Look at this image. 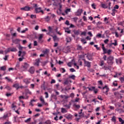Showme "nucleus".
I'll return each mask as SVG.
<instances>
[{"label":"nucleus","instance_id":"nucleus-1","mask_svg":"<svg viewBox=\"0 0 124 124\" xmlns=\"http://www.w3.org/2000/svg\"><path fill=\"white\" fill-rule=\"evenodd\" d=\"M60 96V97L62 98L63 101L64 102V101H66V100H67L68 98H69V97H74V93H71L70 96L65 95H61Z\"/></svg>","mask_w":124,"mask_h":124},{"label":"nucleus","instance_id":"nucleus-2","mask_svg":"<svg viewBox=\"0 0 124 124\" xmlns=\"http://www.w3.org/2000/svg\"><path fill=\"white\" fill-rule=\"evenodd\" d=\"M72 64H74V65L75 66H76L77 69H79V65H78L77 64V63H76L75 62V60H74V59L72 60L71 62H69L67 63V65H68V66H69V67H71Z\"/></svg>","mask_w":124,"mask_h":124},{"label":"nucleus","instance_id":"nucleus-3","mask_svg":"<svg viewBox=\"0 0 124 124\" xmlns=\"http://www.w3.org/2000/svg\"><path fill=\"white\" fill-rule=\"evenodd\" d=\"M17 50L16 47H9L4 51L5 54H7L9 52H17Z\"/></svg>","mask_w":124,"mask_h":124},{"label":"nucleus","instance_id":"nucleus-4","mask_svg":"<svg viewBox=\"0 0 124 124\" xmlns=\"http://www.w3.org/2000/svg\"><path fill=\"white\" fill-rule=\"evenodd\" d=\"M107 62L108 64H113L114 63V57L111 56H109L108 58Z\"/></svg>","mask_w":124,"mask_h":124},{"label":"nucleus","instance_id":"nucleus-5","mask_svg":"<svg viewBox=\"0 0 124 124\" xmlns=\"http://www.w3.org/2000/svg\"><path fill=\"white\" fill-rule=\"evenodd\" d=\"M35 11L36 13H39L40 12H41L42 14H44V11L42 10L41 7L36 8L35 9Z\"/></svg>","mask_w":124,"mask_h":124},{"label":"nucleus","instance_id":"nucleus-6","mask_svg":"<svg viewBox=\"0 0 124 124\" xmlns=\"http://www.w3.org/2000/svg\"><path fill=\"white\" fill-rule=\"evenodd\" d=\"M25 55H26V52L22 51L21 50L18 51V57H22V58H24Z\"/></svg>","mask_w":124,"mask_h":124},{"label":"nucleus","instance_id":"nucleus-7","mask_svg":"<svg viewBox=\"0 0 124 124\" xmlns=\"http://www.w3.org/2000/svg\"><path fill=\"white\" fill-rule=\"evenodd\" d=\"M21 10H24V11H30L31 9V7L29 6H25V7L21 8Z\"/></svg>","mask_w":124,"mask_h":124},{"label":"nucleus","instance_id":"nucleus-8","mask_svg":"<svg viewBox=\"0 0 124 124\" xmlns=\"http://www.w3.org/2000/svg\"><path fill=\"white\" fill-rule=\"evenodd\" d=\"M82 12H83L82 9H78L77 12L76 13V16H81V14H82Z\"/></svg>","mask_w":124,"mask_h":124},{"label":"nucleus","instance_id":"nucleus-9","mask_svg":"<svg viewBox=\"0 0 124 124\" xmlns=\"http://www.w3.org/2000/svg\"><path fill=\"white\" fill-rule=\"evenodd\" d=\"M48 31L49 32L46 33V34H48V35H51V33H54V31H53V29H52V27H48Z\"/></svg>","mask_w":124,"mask_h":124},{"label":"nucleus","instance_id":"nucleus-10","mask_svg":"<svg viewBox=\"0 0 124 124\" xmlns=\"http://www.w3.org/2000/svg\"><path fill=\"white\" fill-rule=\"evenodd\" d=\"M84 61V64H85V66H87V67H91V62H89L88 61Z\"/></svg>","mask_w":124,"mask_h":124},{"label":"nucleus","instance_id":"nucleus-11","mask_svg":"<svg viewBox=\"0 0 124 124\" xmlns=\"http://www.w3.org/2000/svg\"><path fill=\"white\" fill-rule=\"evenodd\" d=\"M29 71L31 74H33L34 73V67H31Z\"/></svg>","mask_w":124,"mask_h":124},{"label":"nucleus","instance_id":"nucleus-12","mask_svg":"<svg viewBox=\"0 0 124 124\" xmlns=\"http://www.w3.org/2000/svg\"><path fill=\"white\" fill-rule=\"evenodd\" d=\"M106 89V95H108V92H109V88H108L107 87V86H105V87H103V90H105Z\"/></svg>","mask_w":124,"mask_h":124},{"label":"nucleus","instance_id":"nucleus-13","mask_svg":"<svg viewBox=\"0 0 124 124\" xmlns=\"http://www.w3.org/2000/svg\"><path fill=\"white\" fill-rule=\"evenodd\" d=\"M115 111H117L119 114H122V113H124V109L122 108L116 109Z\"/></svg>","mask_w":124,"mask_h":124},{"label":"nucleus","instance_id":"nucleus-14","mask_svg":"<svg viewBox=\"0 0 124 124\" xmlns=\"http://www.w3.org/2000/svg\"><path fill=\"white\" fill-rule=\"evenodd\" d=\"M65 118L68 120H71L72 119V115L71 114H67L65 115Z\"/></svg>","mask_w":124,"mask_h":124},{"label":"nucleus","instance_id":"nucleus-15","mask_svg":"<svg viewBox=\"0 0 124 124\" xmlns=\"http://www.w3.org/2000/svg\"><path fill=\"white\" fill-rule=\"evenodd\" d=\"M36 62L34 63V65H36L37 66H39V63L40 62V60L39 59H36Z\"/></svg>","mask_w":124,"mask_h":124},{"label":"nucleus","instance_id":"nucleus-16","mask_svg":"<svg viewBox=\"0 0 124 124\" xmlns=\"http://www.w3.org/2000/svg\"><path fill=\"white\" fill-rule=\"evenodd\" d=\"M40 100L41 101L42 104H45V105H47V103H45V101H44V99L43 98V97L41 96L40 98Z\"/></svg>","mask_w":124,"mask_h":124},{"label":"nucleus","instance_id":"nucleus-17","mask_svg":"<svg viewBox=\"0 0 124 124\" xmlns=\"http://www.w3.org/2000/svg\"><path fill=\"white\" fill-rule=\"evenodd\" d=\"M19 83H15L13 85L14 88H15L16 90H19Z\"/></svg>","mask_w":124,"mask_h":124},{"label":"nucleus","instance_id":"nucleus-18","mask_svg":"<svg viewBox=\"0 0 124 124\" xmlns=\"http://www.w3.org/2000/svg\"><path fill=\"white\" fill-rule=\"evenodd\" d=\"M69 82H70V83H72V81H71V80H68V79H66L64 81L63 84H64V85H68V84H69Z\"/></svg>","mask_w":124,"mask_h":124},{"label":"nucleus","instance_id":"nucleus-19","mask_svg":"<svg viewBox=\"0 0 124 124\" xmlns=\"http://www.w3.org/2000/svg\"><path fill=\"white\" fill-rule=\"evenodd\" d=\"M116 62L118 64H121V63H122V59L121 58H119L118 59H116Z\"/></svg>","mask_w":124,"mask_h":124},{"label":"nucleus","instance_id":"nucleus-20","mask_svg":"<svg viewBox=\"0 0 124 124\" xmlns=\"http://www.w3.org/2000/svg\"><path fill=\"white\" fill-rule=\"evenodd\" d=\"M101 5L102 8H105V9L108 8V6H107V5H106V4H104L103 2H101Z\"/></svg>","mask_w":124,"mask_h":124},{"label":"nucleus","instance_id":"nucleus-21","mask_svg":"<svg viewBox=\"0 0 124 124\" xmlns=\"http://www.w3.org/2000/svg\"><path fill=\"white\" fill-rule=\"evenodd\" d=\"M19 42H20V40L18 39H16L15 40H13V43H15V44H19Z\"/></svg>","mask_w":124,"mask_h":124},{"label":"nucleus","instance_id":"nucleus-22","mask_svg":"<svg viewBox=\"0 0 124 124\" xmlns=\"http://www.w3.org/2000/svg\"><path fill=\"white\" fill-rule=\"evenodd\" d=\"M66 41L67 43H69V42H71V38L70 37H67L66 38Z\"/></svg>","mask_w":124,"mask_h":124},{"label":"nucleus","instance_id":"nucleus-23","mask_svg":"<svg viewBox=\"0 0 124 124\" xmlns=\"http://www.w3.org/2000/svg\"><path fill=\"white\" fill-rule=\"evenodd\" d=\"M71 12V9L70 8L66 9L64 11L65 14H68V13H69V12Z\"/></svg>","mask_w":124,"mask_h":124},{"label":"nucleus","instance_id":"nucleus-24","mask_svg":"<svg viewBox=\"0 0 124 124\" xmlns=\"http://www.w3.org/2000/svg\"><path fill=\"white\" fill-rule=\"evenodd\" d=\"M6 118H8V114H4L3 117L0 118V119H1L2 120H5Z\"/></svg>","mask_w":124,"mask_h":124},{"label":"nucleus","instance_id":"nucleus-25","mask_svg":"<svg viewBox=\"0 0 124 124\" xmlns=\"http://www.w3.org/2000/svg\"><path fill=\"white\" fill-rule=\"evenodd\" d=\"M23 82H24V83H25V84H30V83H31V82L30 81V80H29L28 78H26L23 80Z\"/></svg>","mask_w":124,"mask_h":124},{"label":"nucleus","instance_id":"nucleus-26","mask_svg":"<svg viewBox=\"0 0 124 124\" xmlns=\"http://www.w3.org/2000/svg\"><path fill=\"white\" fill-rule=\"evenodd\" d=\"M49 52V50L48 49H46L45 50L43 51V53H44L45 55H46V54H48Z\"/></svg>","mask_w":124,"mask_h":124},{"label":"nucleus","instance_id":"nucleus-27","mask_svg":"<svg viewBox=\"0 0 124 124\" xmlns=\"http://www.w3.org/2000/svg\"><path fill=\"white\" fill-rule=\"evenodd\" d=\"M43 36H44V34H40L39 35V37H38L39 40H41V39H42V38H43Z\"/></svg>","mask_w":124,"mask_h":124},{"label":"nucleus","instance_id":"nucleus-28","mask_svg":"<svg viewBox=\"0 0 124 124\" xmlns=\"http://www.w3.org/2000/svg\"><path fill=\"white\" fill-rule=\"evenodd\" d=\"M87 58L89 61H93V58H92V56L90 55V54L87 55Z\"/></svg>","mask_w":124,"mask_h":124},{"label":"nucleus","instance_id":"nucleus-29","mask_svg":"<svg viewBox=\"0 0 124 124\" xmlns=\"http://www.w3.org/2000/svg\"><path fill=\"white\" fill-rule=\"evenodd\" d=\"M61 110H61L62 113H67V110H66V109L64 108H62Z\"/></svg>","mask_w":124,"mask_h":124},{"label":"nucleus","instance_id":"nucleus-30","mask_svg":"<svg viewBox=\"0 0 124 124\" xmlns=\"http://www.w3.org/2000/svg\"><path fill=\"white\" fill-rule=\"evenodd\" d=\"M101 25H102V22H100V21H98L97 23H96V26L97 27V28H100V26H101Z\"/></svg>","mask_w":124,"mask_h":124},{"label":"nucleus","instance_id":"nucleus-31","mask_svg":"<svg viewBox=\"0 0 124 124\" xmlns=\"http://www.w3.org/2000/svg\"><path fill=\"white\" fill-rule=\"evenodd\" d=\"M65 32H67V33H71V31L69 30V29L66 28L65 29Z\"/></svg>","mask_w":124,"mask_h":124},{"label":"nucleus","instance_id":"nucleus-32","mask_svg":"<svg viewBox=\"0 0 124 124\" xmlns=\"http://www.w3.org/2000/svg\"><path fill=\"white\" fill-rule=\"evenodd\" d=\"M16 102H14L12 103V109L14 108H16Z\"/></svg>","mask_w":124,"mask_h":124},{"label":"nucleus","instance_id":"nucleus-33","mask_svg":"<svg viewBox=\"0 0 124 124\" xmlns=\"http://www.w3.org/2000/svg\"><path fill=\"white\" fill-rule=\"evenodd\" d=\"M5 79H6V80H7L8 82H12V79L7 77H6L5 78Z\"/></svg>","mask_w":124,"mask_h":124},{"label":"nucleus","instance_id":"nucleus-34","mask_svg":"<svg viewBox=\"0 0 124 124\" xmlns=\"http://www.w3.org/2000/svg\"><path fill=\"white\" fill-rule=\"evenodd\" d=\"M114 43H111V45H114V46H117V45H118V43H117V40H114Z\"/></svg>","mask_w":124,"mask_h":124},{"label":"nucleus","instance_id":"nucleus-35","mask_svg":"<svg viewBox=\"0 0 124 124\" xmlns=\"http://www.w3.org/2000/svg\"><path fill=\"white\" fill-rule=\"evenodd\" d=\"M119 121L120 123H121V124H124V121L123 120V119L121 118H119Z\"/></svg>","mask_w":124,"mask_h":124},{"label":"nucleus","instance_id":"nucleus-36","mask_svg":"<svg viewBox=\"0 0 124 124\" xmlns=\"http://www.w3.org/2000/svg\"><path fill=\"white\" fill-rule=\"evenodd\" d=\"M103 51L104 52V54H107V52L108 50L107 49L105 48V47H103Z\"/></svg>","mask_w":124,"mask_h":124},{"label":"nucleus","instance_id":"nucleus-37","mask_svg":"<svg viewBox=\"0 0 124 124\" xmlns=\"http://www.w3.org/2000/svg\"><path fill=\"white\" fill-rule=\"evenodd\" d=\"M29 31V29L28 28H25V29L23 31H21V33H25L26 32V31Z\"/></svg>","mask_w":124,"mask_h":124},{"label":"nucleus","instance_id":"nucleus-38","mask_svg":"<svg viewBox=\"0 0 124 124\" xmlns=\"http://www.w3.org/2000/svg\"><path fill=\"white\" fill-rule=\"evenodd\" d=\"M24 68H25V69H27V68H28V67H29V64H28V63H25L24 64V65L23 66Z\"/></svg>","mask_w":124,"mask_h":124},{"label":"nucleus","instance_id":"nucleus-39","mask_svg":"<svg viewBox=\"0 0 124 124\" xmlns=\"http://www.w3.org/2000/svg\"><path fill=\"white\" fill-rule=\"evenodd\" d=\"M87 89H88L89 91H93L95 88L94 87H92L91 88L87 87Z\"/></svg>","mask_w":124,"mask_h":124},{"label":"nucleus","instance_id":"nucleus-40","mask_svg":"<svg viewBox=\"0 0 124 124\" xmlns=\"http://www.w3.org/2000/svg\"><path fill=\"white\" fill-rule=\"evenodd\" d=\"M31 19H33V18L36 19V15H31Z\"/></svg>","mask_w":124,"mask_h":124},{"label":"nucleus","instance_id":"nucleus-41","mask_svg":"<svg viewBox=\"0 0 124 124\" xmlns=\"http://www.w3.org/2000/svg\"><path fill=\"white\" fill-rule=\"evenodd\" d=\"M0 70L4 71L6 69V67H5V66H3L0 67Z\"/></svg>","mask_w":124,"mask_h":124},{"label":"nucleus","instance_id":"nucleus-42","mask_svg":"<svg viewBox=\"0 0 124 124\" xmlns=\"http://www.w3.org/2000/svg\"><path fill=\"white\" fill-rule=\"evenodd\" d=\"M60 12H59L58 11H57V13L58 14V15H61V13H62V8H59V9Z\"/></svg>","mask_w":124,"mask_h":124},{"label":"nucleus","instance_id":"nucleus-43","mask_svg":"<svg viewBox=\"0 0 124 124\" xmlns=\"http://www.w3.org/2000/svg\"><path fill=\"white\" fill-rule=\"evenodd\" d=\"M111 53H112V50L111 49H108V50L107 54H108V55H111Z\"/></svg>","mask_w":124,"mask_h":124},{"label":"nucleus","instance_id":"nucleus-44","mask_svg":"<svg viewBox=\"0 0 124 124\" xmlns=\"http://www.w3.org/2000/svg\"><path fill=\"white\" fill-rule=\"evenodd\" d=\"M74 33H75V34H76V35H78V34H79V31H78V30L75 31H74Z\"/></svg>","mask_w":124,"mask_h":124},{"label":"nucleus","instance_id":"nucleus-45","mask_svg":"<svg viewBox=\"0 0 124 124\" xmlns=\"http://www.w3.org/2000/svg\"><path fill=\"white\" fill-rule=\"evenodd\" d=\"M112 122H114V123L116 122V117L115 116H113L111 119Z\"/></svg>","mask_w":124,"mask_h":124},{"label":"nucleus","instance_id":"nucleus-46","mask_svg":"<svg viewBox=\"0 0 124 124\" xmlns=\"http://www.w3.org/2000/svg\"><path fill=\"white\" fill-rule=\"evenodd\" d=\"M97 98L98 99H99V100H101V101H102V100H103V99H102V97L100 95L98 96Z\"/></svg>","mask_w":124,"mask_h":124},{"label":"nucleus","instance_id":"nucleus-47","mask_svg":"<svg viewBox=\"0 0 124 124\" xmlns=\"http://www.w3.org/2000/svg\"><path fill=\"white\" fill-rule=\"evenodd\" d=\"M69 78H71V79H73V80H74L75 79V75H73L69 77Z\"/></svg>","mask_w":124,"mask_h":124},{"label":"nucleus","instance_id":"nucleus-48","mask_svg":"<svg viewBox=\"0 0 124 124\" xmlns=\"http://www.w3.org/2000/svg\"><path fill=\"white\" fill-rule=\"evenodd\" d=\"M74 107H76V108H77L78 109H79V108H80V105H79L74 104Z\"/></svg>","mask_w":124,"mask_h":124},{"label":"nucleus","instance_id":"nucleus-49","mask_svg":"<svg viewBox=\"0 0 124 124\" xmlns=\"http://www.w3.org/2000/svg\"><path fill=\"white\" fill-rule=\"evenodd\" d=\"M113 86H114L115 87H117V86H118V83H117V81H115L113 82Z\"/></svg>","mask_w":124,"mask_h":124},{"label":"nucleus","instance_id":"nucleus-50","mask_svg":"<svg viewBox=\"0 0 124 124\" xmlns=\"http://www.w3.org/2000/svg\"><path fill=\"white\" fill-rule=\"evenodd\" d=\"M119 79L122 83H123V82H124V77H121Z\"/></svg>","mask_w":124,"mask_h":124},{"label":"nucleus","instance_id":"nucleus-51","mask_svg":"<svg viewBox=\"0 0 124 124\" xmlns=\"http://www.w3.org/2000/svg\"><path fill=\"white\" fill-rule=\"evenodd\" d=\"M100 65V66H103V65H104V61H101Z\"/></svg>","mask_w":124,"mask_h":124},{"label":"nucleus","instance_id":"nucleus-52","mask_svg":"<svg viewBox=\"0 0 124 124\" xmlns=\"http://www.w3.org/2000/svg\"><path fill=\"white\" fill-rule=\"evenodd\" d=\"M45 124H51V121L50 120H47L45 122Z\"/></svg>","mask_w":124,"mask_h":124},{"label":"nucleus","instance_id":"nucleus-53","mask_svg":"<svg viewBox=\"0 0 124 124\" xmlns=\"http://www.w3.org/2000/svg\"><path fill=\"white\" fill-rule=\"evenodd\" d=\"M5 89L8 90V91H10V90H11V88L9 86H6Z\"/></svg>","mask_w":124,"mask_h":124},{"label":"nucleus","instance_id":"nucleus-54","mask_svg":"<svg viewBox=\"0 0 124 124\" xmlns=\"http://www.w3.org/2000/svg\"><path fill=\"white\" fill-rule=\"evenodd\" d=\"M77 49L78 50H82V46L78 45Z\"/></svg>","mask_w":124,"mask_h":124},{"label":"nucleus","instance_id":"nucleus-55","mask_svg":"<svg viewBox=\"0 0 124 124\" xmlns=\"http://www.w3.org/2000/svg\"><path fill=\"white\" fill-rule=\"evenodd\" d=\"M45 94L46 95V98H48V97H49L48 94L47 92H45Z\"/></svg>","mask_w":124,"mask_h":124},{"label":"nucleus","instance_id":"nucleus-56","mask_svg":"<svg viewBox=\"0 0 124 124\" xmlns=\"http://www.w3.org/2000/svg\"><path fill=\"white\" fill-rule=\"evenodd\" d=\"M65 25H67V26H70V24H69V21L68 20H66L65 22Z\"/></svg>","mask_w":124,"mask_h":124},{"label":"nucleus","instance_id":"nucleus-57","mask_svg":"<svg viewBox=\"0 0 124 124\" xmlns=\"http://www.w3.org/2000/svg\"><path fill=\"white\" fill-rule=\"evenodd\" d=\"M81 42H83V44H86L87 43V41H85V39H82L81 40Z\"/></svg>","mask_w":124,"mask_h":124},{"label":"nucleus","instance_id":"nucleus-58","mask_svg":"<svg viewBox=\"0 0 124 124\" xmlns=\"http://www.w3.org/2000/svg\"><path fill=\"white\" fill-rule=\"evenodd\" d=\"M78 64L82 66V61L80 60H79L78 61Z\"/></svg>","mask_w":124,"mask_h":124},{"label":"nucleus","instance_id":"nucleus-59","mask_svg":"<svg viewBox=\"0 0 124 124\" xmlns=\"http://www.w3.org/2000/svg\"><path fill=\"white\" fill-rule=\"evenodd\" d=\"M19 50H23V49H24V47L21 46H19L18 47Z\"/></svg>","mask_w":124,"mask_h":124},{"label":"nucleus","instance_id":"nucleus-60","mask_svg":"<svg viewBox=\"0 0 124 124\" xmlns=\"http://www.w3.org/2000/svg\"><path fill=\"white\" fill-rule=\"evenodd\" d=\"M92 7L93 8V9H96V7H95V4L94 3H93L92 4Z\"/></svg>","mask_w":124,"mask_h":124},{"label":"nucleus","instance_id":"nucleus-61","mask_svg":"<svg viewBox=\"0 0 124 124\" xmlns=\"http://www.w3.org/2000/svg\"><path fill=\"white\" fill-rule=\"evenodd\" d=\"M70 71L71 72H75L76 71H75V69H74V68H71L70 69Z\"/></svg>","mask_w":124,"mask_h":124},{"label":"nucleus","instance_id":"nucleus-62","mask_svg":"<svg viewBox=\"0 0 124 124\" xmlns=\"http://www.w3.org/2000/svg\"><path fill=\"white\" fill-rule=\"evenodd\" d=\"M31 24V25H35V24H36V21L35 20L32 21Z\"/></svg>","mask_w":124,"mask_h":124},{"label":"nucleus","instance_id":"nucleus-63","mask_svg":"<svg viewBox=\"0 0 124 124\" xmlns=\"http://www.w3.org/2000/svg\"><path fill=\"white\" fill-rule=\"evenodd\" d=\"M25 123H29V122H31V118H28L26 120H25Z\"/></svg>","mask_w":124,"mask_h":124},{"label":"nucleus","instance_id":"nucleus-64","mask_svg":"<svg viewBox=\"0 0 124 124\" xmlns=\"http://www.w3.org/2000/svg\"><path fill=\"white\" fill-rule=\"evenodd\" d=\"M34 46H37V41H34Z\"/></svg>","mask_w":124,"mask_h":124}]
</instances>
